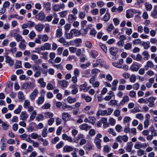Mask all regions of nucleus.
I'll list each match as a JSON object with an SVG mask.
<instances>
[{
	"instance_id": "1",
	"label": "nucleus",
	"mask_w": 157,
	"mask_h": 157,
	"mask_svg": "<svg viewBox=\"0 0 157 157\" xmlns=\"http://www.w3.org/2000/svg\"><path fill=\"white\" fill-rule=\"evenodd\" d=\"M79 33L76 29H71L69 33H65V37L67 39H71L73 38V36H77L79 34Z\"/></svg>"
},
{
	"instance_id": "2",
	"label": "nucleus",
	"mask_w": 157,
	"mask_h": 157,
	"mask_svg": "<svg viewBox=\"0 0 157 157\" xmlns=\"http://www.w3.org/2000/svg\"><path fill=\"white\" fill-rule=\"evenodd\" d=\"M35 86V84L33 82H26L24 83L22 86V88L25 89H28L29 88H33Z\"/></svg>"
},
{
	"instance_id": "3",
	"label": "nucleus",
	"mask_w": 157,
	"mask_h": 157,
	"mask_svg": "<svg viewBox=\"0 0 157 157\" xmlns=\"http://www.w3.org/2000/svg\"><path fill=\"white\" fill-rule=\"evenodd\" d=\"M156 98L151 96L147 98V103L149 102L148 106L149 107H152L155 105L154 102L156 100Z\"/></svg>"
},
{
	"instance_id": "4",
	"label": "nucleus",
	"mask_w": 157,
	"mask_h": 157,
	"mask_svg": "<svg viewBox=\"0 0 157 157\" xmlns=\"http://www.w3.org/2000/svg\"><path fill=\"white\" fill-rule=\"evenodd\" d=\"M39 94V91L37 89H35L30 94L29 97L31 101L35 99Z\"/></svg>"
},
{
	"instance_id": "5",
	"label": "nucleus",
	"mask_w": 157,
	"mask_h": 157,
	"mask_svg": "<svg viewBox=\"0 0 157 157\" xmlns=\"http://www.w3.org/2000/svg\"><path fill=\"white\" fill-rule=\"evenodd\" d=\"M142 65L140 64L133 63L131 65L130 69L133 71H136Z\"/></svg>"
},
{
	"instance_id": "6",
	"label": "nucleus",
	"mask_w": 157,
	"mask_h": 157,
	"mask_svg": "<svg viewBox=\"0 0 157 157\" xmlns=\"http://www.w3.org/2000/svg\"><path fill=\"white\" fill-rule=\"evenodd\" d=\"M147 146V144L145 143L142 144L138 142H136L135 144L134 148L138 149H145Z\"/></svg>"
},
{
	"instance_id": "7",
	"label": "nucleus",
	"mask_w": 157,
	"mask_h": 157,
	"mask_svg": "<svg viewBox=\"0 0 157 157\" xmlns=\"http://www.w3.org/2000/svg\"><path fill=\"white\" fill-rule=\"evenodd\" d=\"M117 142L121 143L122 141L124 142H127L128 140V137L127 135L119 136L116 138Z\"/></svg>"
},
{
	"instance_id": "8",
	"label": "nucleus",
	"mask_w": 157,
	"mask_h": 157,
	"mask_svg": "<svg viewBox=\"0 0 157 157\" xmlns=\"http://www.w3.org/2000/svg\"><path fill=\"white\" fill-rule=\"evenodd\" d=\"M61 115L62 119L65 121H68L71 118V115L68 113L63 112Z\"/></svg>"
},
{
	"instance_id": "9",
	"label": "nucleus",
	"mask_w": 157,
	"mask_h": 157,
	"mask_svg": "<svg viewBox=\"0 0 157 157\" xmlns=\"http://www.w3.org/2000/svg\"><path fill=\"white\" fill-rule=\"evenodd\" d=\"M123 10V8L121 6L117 8L115 6H113L111 8V11L113 12H117L120 13Z\"/></svg>"
},
{
	"instance_id": "10",
	"label": "nucleus",
	"mask_w": 157,
	"mask_h": 157,
	"mask_svg": "<svg viewBox=\"0 0 157 157\" xmlns=\"http://www.w3.org/2000/svg\"><path fill=\"white\" fill-rule=\"evenodd\" d=\"M45 17L44 13L43 11H40L35 16V17L36 19L40 21H44Z\"/></svg>"
},
{
	"instance_id": "11",
	"label": "nucleus",
	"mask_w": 157,
	"mask_h": 157,
	"mask_svg": "<svg viewBox=\"0 0 157 157\" xmlns=\"http://www.w3.org/2000/svg\"><path fill=\"white\" fill-rule=\"evenodd\" d=\"M28 117V115L27 114L26 112L25 111H22L20 116V119L23 121H25Z\"/></svg>"
},
{
	"instance_id": "12",
	"label": "nucleus",
	"mask_w": 157,
	"mask_h": 157,
	"mask_svg": "<svg viewBox=\"0 0 157 157\" xmlns=\"http://www.w3.org/2000/svg\"><path fill=\"white\" fill-rule=\"evenodd\" d=\"M79 127L82 130L87 131L91 128V126L86 124L84 123L79 125Z\"/></svg>"
},
{
	"instance_id": "13",
	"label": "nucleus",
	"mask_w": 157,
	"mask_h": 157,
	"mask_svg": "<svg viewBox=\"0 0 157 157\" xmlns=\"http://www.w3.org/2000/svg\"><path fill=\"white\" fill-rule=\"evenodd\" d=\"M118 49L115 47H112L109 49L110 54L113 56H115L118 52Z\"/></svg>"
},
{
	"instance_id": "14",
	"label": "nucleus",
	"mask_w": 157,
	"mask_h": 157,
	"mask_svg": "<svg viewBox=\"0 0 157 157\" xmlns=\"http://www.w3.org/2000/svg\"><path fill=\"white\" fill-rule=\"evenodd\" d=\"M58 84L63 87H66L68 85V83L66 80H60L58 81Z\"/></svg>"
},
{
	"instance_id": "15",
	"label": "nucleus",
	"mask_w": 157,
	"mask_h": 157,
	"mask_svg": "<svg viewBox=\"0 0 157 157\" xmlns=\"http://www.w3.org/2000/svg\"><path fill=\"white\" fill-rule=\"evenodd\" d=\"M73 150V148L67 145L65 146L63 148V151L64 152H69L72 151Z\"/></svg>"
},
{
	"instance_id": "16",
	"label": "nucleus",
	"mask_w": 157,
	"mask_h": 157,
	"mask_svg": "<svg viewBox=\"0 0 157 157\" xmlns=\"http://www.w3.org/2000/svg\"><path fill=\"white\" fill-rule=\"evenodd\" d=\"M44 101V96H40L38 97V98L36 100V103L39 105L42 104Z\"/></svg>"
},
{
	"instance_id": "17",
	"label": "nucleus",
	"mask_w": 157,
	"mask_h": 157,
	"mask_svg": "<svg viewBox=\"0 0 157 157\" xmlns=\"http://www.w3.org/2000/svg\"><path fill=\"white\" fill-rule=\"evenodd\" d=\"M154 66V65L152 62L148 61L147 62L146 64L144 66V69L145 70H147L149 68L152 67Z\"/></svg>"
},
{
	"instance_id": "18",
	"label": "nucleus",
	"mask_w": 157,
	"mask_h": 157,
	"mask_svg": "<svg viewBox=\"0 0 157 157\" xmlns=\"http://www.w3.org/2000/svg\"><path fill=\"white\" fill-rule=\"evenodd\" d=\"M5 57L6 58V62L8 63L10 66H13L14 64V62L11 59V57L7 55Z\"/></svg>"
},
{
	"instance_id": "19",
	"label": "nucleus",
	"mask_w": 157,
	"mask_h": 157,
	"mask_svg": "<svg viewBox=\"0 0 157 157\" xmlns=\"http://www.w3.org/2000/svg\"><path fill=\"white\" fill-rule=\"evenodd\" d=\"M102 137V135L100 133L97 134L94 140V143H100L101 141V140L100 139V138H101Z\"/></svg>"
},
{
	"instance_id": "20",
	"label": "nucleus",
	"mask_w": 157,
	"mask_h": 157,
	"mask_svg": "<svg viewBox=\"0 0 157 157\" xmlns=\"http://www.w3.org/2000/svg\"><path fill=\"white\" fill-rule=\"evenodd\" d=\"M133 15V10H128L126 11V16L127 18H129L132 17Z\"/></svg>"
},
{
	"instance_id": "21",
	"label": "nucleus",
	"mask_w": 157,
	"mask_h": 157,
	"mask_svg": "<svg viewBox=\"0 0 157 157\" xmlns=\"http://www.w3.org/2000/svg\"><path fill=\"white\" fill-rule=\"evenodd\" d=\"M129 100V98L127 95L124 96L123 97L122 99L120 101V104L123 105H124L125 102H128Z\"/></svg>"
},
{
	"instance_id": "22",
	"label": "nucleus",
	"mask_w": 157,
	"mask_h": 157,
	"mask_svg": "<svg viewBox=\"0 0 157 157\" xmlns=\"http://www.w3.org/2000/svg\"><path fill=\"white\" fill-rule=\"evenodd\" d=\"M62 139L64 140H67L70 142L73 141L72 138L71 136H68L66 134H63L62 135Z\"/></svg>"
},
{
	"instance_id": "23",
	"label": "nucleus",
	"mask_w": 157,
	"mask_h": 157,
	"mask_svg": "<svg viewBox=\"0 0 157 157\" xmlns=\"http://www.w3.org/2000/svg\"><path fill=\"white\" fill-rule=\"evenodd\" d=\"M37 82L40 84V87L44 88L45 87L46 83L44 82L43 78H40L37 80Z\"/></svg>"
},
{
	"instance_id": "24",
	"label": "nucleus",
	"mask_w": 157,
	"mask_h": 157,
	"mask_svg": "<svg viewBox=\"0 0 157 157\" xmlns=\"http://www.w3.org/2000/svg\"><path fill=\"white\" fill-rule=\"evenodd\" d=\"M151 16L154 18H157V5L155 6L154 10L151 14Z\"/></svg>"
},
{
	"instance_id": "25",
	"label": "nucleus",
	"mask_w": 157,
	"mask_h": 157,
	"mask_svg": "<svg viewBox=\"0 0 157 157\" xmlns=\"http://www.w3.org/2000/svg\"><path fill=\"white\" fill-rule=\"evenodd\" d=\"M44 28V25L42 24H39L35 26L36 30L39 32L42 31Z\"/></svg>"
},
{
	"instance_id": "26",
	"label": "nucleus",
	"mask_w": 157,
	"mask_h": 157,
	"mask_svg": "<svg viewBox=\"0 0 157 157\" xmlns=\"http://www.w3.org/2000/svg\"><path fill=\"white\" fill-rule=\"evenodd\" d=\"M82 98L84 99L86 102H89L91 101L92 98L89 96H86L84 94H82L81 95Z\"/></svg>"
},
{
	"instance_id": "27",
	"label": "nucleus",
	"mask_w": 157,
	"mask_h": 157,
	"mask_svg": "<svg viewBox=\"0 0 157 157\" xmlns=\"http://www.w3.org/2000/svg\"><path fill=\"white\" fill-rule=\"evenodd\" d=\"M132 142H129L127 143V147L126 150L128 152H130L132 150Z\"/></svg>"
},
{
	"instance_id": "28",
	"label": "nucleus",
	"mask_w": 157,
	"mask_h": 157,
	"mask_svg": "<svg viewBox=\"0 0 157 157\" xmlns=\"http://www.w3.org/2000/svg\"><path fill=\"white\" fill-rule=\"evenodd\" d=\"M51 4L49 2L44 3L43 6L46 8L47 12H49L51 10Z\"/></svg>"
},
{
	"instance_id": "29",
	"label": "nucleus",
	"mask_w": 157,
	"mask_h": 157,
	"mask_svg": "<svg viewBox=\"0 0 157 157\" xmlns=\"http://www.w3.org/2000/svg\"><path fill=\"white\" fill-rule=\"evenodd\" d=\"M76 18V16L72 14H69L68 16V21L69 22L71 23L74 21L75 20Z\"/></svg>"
},
{
	"instance_id": "30",
	"label": "nucleus",
	"mask_w": 157,
	"mask_h": 157,
	"mask_svg": "<svg viewBox=\"0 0 157 157\" xmlns=\"http://www.w3.org/2000/svg\"><path fill=\"white\" fill-rule=\"evenodd\" d=\"M21 67V61L20 60H16L14 64V68L16 69Z\"/></svg>"
},
{
	"instance_id": "31",
	"label": "nucleus",
	"mask_w": 157,
	"mask_h": 157,
	"mask_svg": "<svg viewBox=\"0 0 157 157\" xmlns=\"http://www.w3.org/2000/svg\"><path fill=\"white\" fill-rule=\"evenodd\" d=\"M90 54L92 58H95L98 55V52L94 50H91L90 52Z\"/></svg>"
},
{
	"instance_id": "32",
	"label": "nucleus",
	"mask_w": 157,
	"mask_h": 157,
	"mask_svg": "<svg viewBox=\"0 0 157 157\" xmlns=\"http://www.w3.org/2000/svg\"><path fill=\"white\" fill-rule=\"evenodd\" d=\"M145 7L146 10L147 11H150L152 8V5L147 2H146L145 4Z\"/></svg>"
},
{
	"instance_id": "33",
	"label": "nucleus",
	"mask_w": 157,
	"mask_h": 157,
	"mask_svg": "<svg viewBox=\"0 0 157 157\" xmlns=\"http://www.w3.org/2000/svg\"><path fill=\"white\" fill-rule=\"evenodd\" d=\"M98 65H100L101 67L104 66L105 64V62L103 59H98L96 60Z\"/></svg>"
},
{
	"instance_id": "34",
	"label": "nucleus",
	"mask_w": 157,
	"mask_h": 157,
	"mask_svg": "<svg viewBox=\"0 0 157 157\" xmlns=\"http://www.w3.org/2000/svg\"><path fill=\"white\" fill-rule=\"evenodd\" d=\"M97 116L101 115V116H104L105 115H107V110H98L97 113Z\"/></svg>"
},
{
	"instance_id": "35",
	"label": "nucleus",
	"mask_w": 157,
	"mask_h": 157,
	"mask_svg": "<svg viewBox=\"0 0 157 157\" xmlns=\"http://www.w3.org/2000/svg\"><path fill=\"white\" fill-rule=\"evenodd\" d=\"M150 130L151 133V135L154 136H157V130L154 129L153 126H151L150 127Z\"/></svg>"
},
{
	"instance_id": "36",
	"label": "nucleus",
	"mask_w": 157,
	"mask_h": 157,
	"mask_svg": "<svg viewBox=\"0 0 157 157\" xmlns=\"http://www.w3.org/2000/svg\"><path fill=\"white\" fill-rule=\"evenodd\" d=\"M58 41L61 43L63 44V45H68V43L66 41L65 38L63 37H60Z\"/></svg>"
},
{
	"instance_id": "37",
	"label": "nucleus",
	"mask_w": 157,
	"mask_h": 157,
	"mask_svg": "<svg viewBox=\"0 0 157 157\" xmlns=\"http://www.w3.org/2000/svg\"><path fill=\"white\" fill-rule=\"evenodd\" d=\"M79 89L80 90H83L84 92H86L89 90V88L87 87L86 85L85 84H83L79 86Z\"/></svg>"
},
{
	"instance_id": "38",
	"label": "nucleus",
	"mask_w": 157,
	"mask_h": 157,
	"mask_svg": "<svg viewBox=\"0 0 157 157\" xmlns=\"http://www.w3.org/2000/svg\"><path fill=\"white\" fill-rule=\"evenodd\" d=\"M62 29L61 28H59L57 29L56 31V36L57 37H59L62 36Z\"/></svg>"
},
{
	"instance_id": "39",
	"label": "nucleus",
	"mask_w": 157,
	"mask_h": 157,
	"mask_svg": "<svg viewBox=\"0 0 157 157\" xmlns=\"http://www.w3.org/2000/svg\"><path fill=\"white\" fill-rule=\"evenodd\" d=\"M142 54L144 56V59L146 60L148 59L150 57V55L147 51H144L142 53Z\"/></svg>"
},
{
	"instance_id": "40",
	"label": "nucleus",
	"mask_w": 157,
	"mask_h": 157,
	"mask_svg": "<svg viewBox=\"0 0 157 157\" xmlns=\"http://www.w3.org/2000/svg\"><path fill=\"white\" fill-rule=\"evenodd\" d=\"M67 101L68 103L71 104L75 102L76 100L75 98H72L71 96H69L67 98Z\"/></svg>"
},
{
	"instance_id": "41",
	"label": "nucleus",
	"mask_w": 157,
	"mask_h": 157,
	"mask_svg": "<svg viewBox=\"0 0 157 157\" xmlns=\"http://www.w3.org/2000/svg\"><path fill=\"white\" fill-rule=\"evenodd\" d=\"M85 147H86V150L88 151H91L93 149L92 144L90 143H88Z\"/></svg>"
},
{
	"instance_id": "42",
	"label": "nucleus",
	"mask_w": 157,
	"mask_h": 157,
	"mask_svg": "<svg viewBox=\"0 0 157 157\" xmlns=\"http://www.w3.org/2000/svg\"><path fill=\"white\" fill-rule=\"evenodd\" d=\"M22 108V106L21 105H19L18 106L17 108L15 109L14 111V113L16 114H18L21 112Z\"/></svg>"
},
{
	"instance_id": "43",
	"label": "nucleus",
	"mask_w": 157,
	"mask_h": 157,
	"mask_svg": "<svg viewBox=\"0 0 157 157\" xmlns=\"http://www.w3.org/2000/svg\"><path fill=\"white\" fill-rule=\"evenodd\" d=\"M110 17V14L108 13H106L103 17V20L105 22L109 20Z\"/></svg>"
},
{
	"instance_id": "44",
	"label": "nucleus",
	"mask_w": 157,
	"mask_h": 157,
	"mask_svg": "<svg viewBox=\"0 0 157 157\" xmlns=\"http://www.w3.org/2000/svg\"><path fill=\"white\" fill-rule=\"evenodd\" d=\"M44 117L47 118H52L53 116V114L50 112H46L44 113Z\"/></svg>"
},
{
	"instance_id": "45",
	"label": "nucleus",
	"mask_w": 157,
	"mask_h": 157,
	"mask_svg": "<svg viewBox=\"0 0 157 157\" xmlns=\"http://www.w3.org/2000/svg\"><path fill=\"white\" fill-rule=\"evenodd\" d=\"M99 46L101 48L105 53H107V47L104 44L100 43Z\"/></svg>"
},
{
	"instance_id": "46",
	"label": "nucleus",
	"mask_w": 157,
	"mask_h": 157,
	"mask_svg": "<svg viewBox=\"0 0 157 157\" xmlns=\"http://www.w3.org/2000/svg\"><path fill=\"white\" fill-rule=\"evenodd\" d=\"M88 118L89 119V123L94 125L96 121L95 118L92 116H89Z\"/></svg>"
},
{
	"instance_id": "47",
	"label": "nucleus",
	"mask_w": 157,
	"mask_h": 157,
	"mask_svg": "<svg viewBox=\"0 0 157 157\" xmlns=\"http://www.w3.org/2000/svg\"><path fill=\"white\" fill-rule=\"evenodd\" d=\"M52 66L56 68L62 70L63 69V67L61 64H53Z\"/></svg>"
},
{
	"instance_id": "48",
	"label": "nucleus",
	"mask_w": 157,
	"mask_h": 157,
	"mask_svg": "<svg viewBox=\"0 0 157 157\" xmlns=\"http://www.w3.org/2000/svg\"><path fill=\"white\" fill-rule=\"evenodd\" d=\"M138 102L140 103H144L147 104V98L144 99L143 98H140L139 99Z\"/></svg>"
},
{
	"instance_id": "49",
	"label": "nucleus",
	"mask_w": 157,
	"mask_h": 157,
	"mask_svg": "<svg viewBox=\"0 0 157 157\" xmlns=\"http://www.w3.org/2000/svg\"><path fill=\"white\" fill-rule=\"evenodd\" d=\"M36 36V33L33 31H31L29 34V37L31 39H33Z\"/></svg>"
},
{
	"instance_id": "50",
	"label": "nucleus",
	"mask_w": 157,
	"mask_h": 157,
	"mask_svg": "<svg viewBox=\"0 0 157 157\" xmlns=\"http://www.w3.org/2000/svg\"><path fill=\"white\" fill-rule=\"evenodd\" d=\"M128 95L130 97L134 98L136 96V93L134 90H131L129 92Z\"/></svg>"
},
{
	"instance_id": "51",
	"label": "nucleus",
	"mask_w": 157,
	"mask_h": 157,
	"mask_svg": "<svg viewBox=\"0 0 157 157\" xmlns=\"http://www.w3.org/2000/svg\"><path fill=\"white\" fill-rule=\"evenodd\" d=\"M31 136L33 139H36L39 137H41L40 136H39L36 133H32L31 134Z\"/></svg>"
},
{
	"instance_id": "52",
	"label": "nucleus",
	"mask_w": 157,
	"mask_h": 157,
	"mask_svg": "<svg viewBox=\"0 0 157 157\" xmlns=\"http://www.w3.org/2000/svg\"><path fill=\"white\" fill-rule=\"evenodd\" d=\"M108 132L109 133L112 134L113 136H115L116 135V133L113 128H109L108 130Z\"/></svg>"
},
{
	"instance_id": "53",
	"label": "nucleus",
	"mask_w": 157,
	"mask_h": 157,
	"mask_svg": "<svg viewBox=\"0 0 157 157\" xmlns=\"http://www.w3.org/2000/svg\"><path fill=\"white\" fill-rule=\"evenodd\" d=\"M143 46L145 49H147L150 47V42L149 41L143 42Z\"/></svg>"
},
{
	"instance_id": "54",
	"label": "nucleus",
	"mask_w": 157,
	"mask_h": 157,
	"mask_svg": "<svg viewBox=\"0 0 157 157\" xmlns=\"http://www.w3.org/2000/svg\"><path fill=\"white\" fill-rule=\"evenodd\" d=\"M42 41L44 42H46L48 40V37L46 34H44L41 36Z\"/></svg>"
},
{
	"instance_id": "55",
	"label": "nucleus",
	"mask_w": 157,
	"mask_h": 157,
	"mask_svg": "<svg viewBox=\"0 0 157 157\" xmlns=\"http://www.w3.org/2000/svg\"><path fill=\"white\" fill-rule=\"evenodd\" d=\"M30 105V102L29 100H25L23 104V107L25 108H27V107L29 106Z\"/></svg>"
},
{
	"instance_id": "56",
	"label": "nucleus",
	"mask_w": 157,
	"mask_h": 157,
	"mask_svg": "<svg viewBox=\"0 0 157 157\" xmlns=\"http://www.w3.org/2000/svg\"><path fill=\"white\" fill-rule=\"evenodd\" d=\"M40 54L42 56V59H47L48 58V52H42Z\"/></svg>"
},
{
	"instance_id": "57",
	"label": "nucleus",
	"mask_w": 157,
	"mask_h": 157,
	"mask_svg": "<svg viewBox=\"0 0 157 157\" xmlns=\"http://www.w3.org/2000/svg\"><path fill=\"white\" fill-rule=\"evenodd\" d=\"M62 108L64 110H65L66 109H72V107L71 106L68 105L66 104H64L62 105Z\"/></svg>"
},
{
	"instance_id": "58",
	"label": "nucleus",
	"mask_w": 157,
	"mask_h": 157,
	"mask_svg": "<svg viewBox=\"0 0 157 157\" xmlns=\"http://www.w3.org/2000/svg\"><path fill=\"white\" fill-rule=\"evenodd\" d=\"M129 80L131 82H134L136 79V77L135 75H132L129 77Z\"/></svg>"
},
{
	"instance_id": "59",
	"label": "nucleus",
	"mask_w": 157,
	"mask_h": 157,
	"mask_svg": "<svg viewBox=\"0 0 157 157\" xmlns=\"http://www.w3.org/2000/svg\"><path fill=\"white\" fill-rule=\"evenodd\" d=\"M132 48V45L130 43H128L125 44L124 48L126 50H130Z\"/></svg>"
},
{
	"instance_id": "60",
	"label": "nucleus",
	"mask_w": 157,
	"mask_h": 157,
	"mask_svg": "<svg viewBox=\"0 0 157 157\" xmlns=\"http://www.w3.org/2000/svg\"><path fill=\"white\" fill-rule=\"evenodd\" d=\"M117 104V101L116 100H111L109 102L108 104L110 106L116 105Z\"/></svg>"
},
{
	"instance_id": "61",
	"label": "nucleus",
	"mask_w": 157,
	"mask_h": 157,
	"mask_svg": "<svg viewBox=\"0 0 157 157\" xmlns=\"http://www.w3.org/2000/svg\"><path fill=\"white\" fill-rule=\"evenodd\" d=\"M19 48L22 50L25 49L26 48V45L24 43L20 42L18 44Z\"/></svg>"
},
{
	"instance_id": "62",
	"label": "nucleus",
	"mask_w": 157,
	"mask_h": 157,
	"mask_svg": "<svg viewBox=\"0 0 157 157\" xmlns=\"http://www.w3.org/2000/svg\"><path fill=\"white\" fill-rule=\"evenodd\" d=\"M27 24L29 28H31L35 26V24L34 22L31 21H28Z\"/></svg>"
},
{
	"instance_id": "63",
	"label": "nucleus",
	"mask_w": 157,
	"mask_h": 157,
	"mask_svg": "<svg viewBox=\"0 0 157 157\" xmlns=\"http://www.w3.org/2000/svg\"><path fill=\"white\" fill-rule=\"evenodd\" d=\"M22 38V36L21 35L18 34H16L15 39L16 41L18 42L20 41L21 39Z\"/></svg>"
},
{
	"instance_id": "64",
	"label": "nucleus",
	"mask_w": 157,
	"mask_h": 157,
	"mask_svg": "<svg viewBox=\"0 0 157 157\" xmlns=\"http://www.w3.org/2000/svg\"><path fill=\"white\" fill-rule=\"evenodd\" d=\"M1 124L3 129L6 130L8 129L9 125L3 121L2 122Z\"/></svg>"
}]
</instances>
